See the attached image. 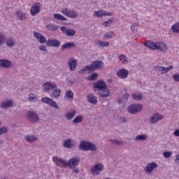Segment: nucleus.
Returning a JSON list of instances; mask_svg holds the SVG:
<instances>
[{
    "mask_svg": "<svg viewBox=\"0 0 179 179\" xmlns=\"http://www.w3.org/2000/svg\"><path fill=\"white\" fill-rule=\"evenodd\" d=\"M144 45L150 48V50H158V51H166L167 45L163 42H153L152 41H147L145 42Z\"/></svg>",
    "mask_w": 179,
    "mask_h": 179,
    "instance_id": "f257e3e1",
    "label": "nucleus"
},
{
    "mask_svg": "<svg viewBox=\"0 0 179 179\" xmlns=\"http://www.w3.org/2000/svg\"><path fill=\"white\" fill-rule=\"evenodd\" d=\"M79 148L83 152H87L89 150L90 152H96L97 150V145L87 141H81L79 144Z\"/></svg>",
    "mask_w": 179,
    "mask_h": 179,
    "instance_id": "f03ea898",
    "label": "nucleus"
},
{
    "mask_svg": "<svg viewBox=\"0 0 179 179\" xmlns=\"http://www.w3.org/2000/svg\"><path fill=\"white\" fill-rule=\"evenodd\" d=\"M143 110V106L141 103H132L127 107V111L129 114H138Z\"/></svg>",
    "mask_w": 179,
    "mask_h": 179,
    "instance_id": "7ed1b4c3",
    "label": "nucleus"
},
{
    "mask_svg": "<svg viewBox=\"0 0 179 179\" xmlns=\"http://www.w3.org/2000/svg\"><path fill=\"white\" fill-rule=\"evenodd\" d=\"M62 13L64 16H67V17H71V19H76L78 17V14L76 11L73 10H71L68 8H66L62 10Z\"/></svg>",
    "mask_w": 179,
    "mask_h": 179,
    "instance_id": "20e7f679",
    "label": "nucleus"
},
{
    "mask_svg": "<svg viewBox=\"0 0 179 179\" xmlns=\"http://www.w3.org/2000/svg\"><path fill=\"white\" fill-rule=\"evenodd\" d=\"M41 3L38 2H36L34 4H33L30 9V13L31 16H36L38 15L41 10Z\"/></svg>",
    "mask_w": 179,
    "mask_h": 179,
    "instance_id": "39448f33",
    "label": "nucleus"
},
{
    "mask_svg": "<svg viewBox=\"0 0 179 179\" xmlns=\"http://www.w3.org/2000/svg\"><path fill=\"white\" fill-rule=\"evenodd\" d=\"M104 170V165L103 164H96L91 168V173L93 176H99L101 171Z\"/></svg>",
    "mask_w": 179,
    "mask_h": 179,
    "instance_id": "423d86ee",
    "label": "nucleus"
},
{
    "mask_svg": "<svg viewBox=\"0 0 179 179\" xmlns=\"http://www.w3.org/2000/svg\"><path fill=\"white\" fill-rule=\"evenodd\" d=\"M90 65L93 72H94V71L103 69V68H104V62L100 60H94L92 62Z\"/></svg>",
    "mask_w": 179,
    "mask_h": 179,
    "instance_id": "0eeeda50",
    "label": "nucleus"
},
{
    "mask_svg": "<svg viewBox=\"0 0 179 179\" xmlns=\"http://www.w3.org/2000/svg\"><path fill=\"white\" fill-rule=\"evenodd\" d=\"M79 163H80V159L79 157H73L67 162V167L69 169H76L79 166Z\"/></svg>",
    "mask_w": 179,
    "mask_h": 179,
    "instance_id": "6e6552de",
    "label": "nucleus"
},
{
    "mask_svg": "<svg viewBox=\"0 0 179 179\" xmlns=\"http://www.w3.org/2000/svg\"><path fill=\"white\" fill-rule=\"evenodd\" d=\"M52 160L57 167H61V169H66L68 167V162L61 158L54 157Z\"/></svg>",
    "mask_w": 179,
    "mask_h": 179,
    "instance_id": "1a4fd4ad",
    "label": "nucleus"
},
{
    "mask_svg": "<svg viewBox=\"0 0 179 179\" xmlns=\"http://www.w3.org/2000/svg\"><path fill=\"white\" fill-rule=\"evenodd\" d=\"M27 118L29 122H37L38 121H40V117H38V115L33 111H29L27 113Z\"/></svg>",
    "mask_w": 179,
    "mask_h": 179,
    "instance_id": "9d476101",
    "label": "nucleus"
},
{
    "mask_svg": "<svg viewBox=\"0 0 179 179\" xmlns=\"http://www.w3.org/2000/svg\"><path fill=\"white\" fill-rule=\"evenodd\" d=\"M33 35L34 38H36L37 41H38V43H40L41 44H47V38H45L44 35L36 31H33Z\"/></svg>",
    "mask_w": 179,
    "mask_h": 179,
    "instance_id": "9b49d317",
    "label": "nucleus"
},
{
    "mask_svg": "<svg viewBox=\"0 0 179 179\" xmlns=\"http://www.w3.org/2000/svg\"><path fill=\"white\" fill-rule=\"evenodd\" d=\"M41 101L42 103H45L46 104H48L49 106H50V107H52L53 108H59V106H58V104H57V102H55L54 100L51 99V98H42Z\"/></svg>",
    "mask_w": 179,
    "mask_h": 179,
    "instance_id": "f8f14e48",
    "label": "nucleus"
},
{
    "mask_svg": "<svg viewBox=\"0 0 179 179\" xmlns=\"http://www.w3.org/2000/svg\"><path fill=\"white\" fill-rule=\"evenodd\" d=\"M164 118V116L163 115H160L157 113H154L152 117L149 118V122L150 124H156V122H158V121H162Z\"/></svg>",
    "mask_w": 179,
    "mask_h": 179,
    "instance_id": "ddd939ff",
    "label": "nucleus"
},
{
    "mask_svg": "<svg viewBox=\"0 0 179 179\" xmlns=\"http://www.w3.org/2000/svg\"><path fill=\"white\" fill-rule=\"evenodd\" d=\"M94 89H98L99 92L103 89H107V84L103 80H99L93 84Z\"/></svg>",
    "mask_w": 179,
    "mask_h": 179,
    "instance_id": "4468645a",
    "label": "nucleus"
},
{
    "mask_svg": "<svg viewBox=\"0 0 179 179\" xmlns=\"http://www.w3.org/2000/svg\"><path fill=\"white\" fill-rule=\"evenodd\" d=\"M47 47H55V48H59L61 46V41L57 39H48L46 41Z\"/></svg>",
    "mask_w": 179,
    "mask_h": 179,
    "instance_id": "2eb2a0df",
    "label": "nucleus"
},
{
    "mask_svg": "<svg viewBox=\"0 0 179 179\" xmlns=\"http://www.w3.org/2000/svg\"><path fill=\"white\" fill-rule=\"evenodd\" d=\"M61 31L64 33L66 36H69V37H72L76 34V31L75 29H66V27H62L60 28Z\"/></svg>",
    "mask_w": 179,
    "mask_h": 179,
    "instance_id": "dca6fc26",
    "label": "nucleus"
},
{
    "mask_svg": "<svg viewBox=\"0 0 179 179\" xmlns=\"http://www.w3.org/2000/svg\"><path fill=\"white\" fill-rule=\"evenodd\" d=\"M159 165L156 162H150L147 164L146 167L144 169V171L145 173H152L155 170V169H157Z\"/></svg>",
    "mask_w": 179,
    "mask_h": 179,
    "instance_id": "f3484780",
    "label": "nucleus"
},
{
    "mask_svg": "<svg viewBox=\"0 0 179 179\" xmlns=\"http://www.w3.org/2000/svg\"><path fill=\"white\" fill-rule=\"evenodd\" d=\"M69 66L70 68L71 72H73L78 66V60L75 59L73 57H71L68 61Z\"/></svg>",
    "mask_w": 179,
    "mask_h": 179,
    "instance_id": "a211bd4d",
    "label": "nucleus"
},
{
    "mask_svg": "<svg viewBox=\"0 0 179 179\" xmlns=\"http://www.w3.org/2000/svg\"><path fill=\"white\" fill-rule=\"evenodd\" d=\"M128 75H129V71L125 69H121L117 73V76L120 79H126V78H128Z\"/></svg>",
    "mask_w": 179,
    "mask_h": 179,
    "instance_id": "6ab92c4d",
    "label": "nucleus"
},
{
    "mask_svg": "<svg viewBox=\"0 0 179 179\" xmlns=\"http://www.w3.org/2000/svg\"><path fill=\"white\" fill-rule=\"evenodd\" d=\"M12 66V62L8 59H0V68H10Z\"/></svg>",
    "mask_w": 179,
    "mask_h": 179,
    "instance_id": "aec40b11",
    "label": "nucleus"
},
{
    "mask_svg": "<svg viewBox=\"0 0 179 179\" xmlns=\"http://www.w3.org/2000/svg\"><path fill=\"white\" fill-rule=\"evenodd\" d=\"M63 146L66 149H72L75 146V142H72L71 138L66 139L63 143Z\"/></svg>",
    "mask_w": 179,
    "mask_h": 179,
    "instance_id": "412c9836",
    "label": "nucleus"
},
{
    "mask_svg": "<svg viewBox=\"0 0 179 179\" xmlns=\"http://www.w3.org/2000/svg\"><path fill=\"white\" fill-rule=\"evenodd\" d=\"M76 45L74 42H68L64 43L61 47L62 51H65V50H71V48H75Z\"/></svg>",
    "mask_w": 179,
    "mask_h": 179,
    "instance_id": "4be33fe9",
    "label": "nucleus"
},
{
    "mask_svg": "<svg viewBox=\"0 0 179 179\" xmlns=\"http://www.w3.org/2000/svg\"><path fill=\"white\" fill-rule=\"evenodd\" d=\"M43 89H45V92H50L52 89H57V85L46 83L43 85Z\"/></svg>",
    "mask_w": 179,
    "mask_h": 179,
    "instance_id": "5701e85b",
    "label": "nucleus"
},
{
    "mask_svg": "<svg viewBox=\"0 0 179 179\" xmlns=\"http://www.w3.org/2000/svg\"><path fill=\"white\" fill-rule=\"evenodd\" d=\"M88 103L91 104H97V97H96L93 94H89L87 96Z\"/></svg>",
    "mask_w": 179,
    "mask_h": 179,
    "instance_id": "b1692460",
    "label": "nucleus"
},
{
    "mask_svg": "<svg viewBox=\"0 0 179 179\" xmlns=\"http://www.w3.org/2000/svg\"><path fill=\"white\" fill-rule=\"evenodd\" d=\"M94 16L96 17H103V16H111V13H108L106 11L97 10L94 11Z\"/></svg>",
    "mask_w": 179,
    "mask_h": 179,
    "instance_id": "393cba45",
    "label": "nucleus"
},
{
    "mask_svg": "<svg viewBox=\"0 0 179 179\" xmlns=\"http://www.w3.org/2000/svg\"><path fill=\"white\" fill-rule=\"evenodd\" d=\"M93 69H92V66L90 65H87L85 68L81 69L79 73H93Z\"/></svg>",
    "mask_w": 179,
    "mask_h": 179,
    "instance_id": "a878e982",
    "label": "nucleus"
},
{
    "mask_svg": "<svg viewBox=\"0 0 179 179\" xmlns=\"http://www.w3.org/2000/svg\"><path fill=\"white\" fill-rule=\"evenodd\" d=\"M99 94L101 97H108V96H110V90H108L106 87V88L99 91Z\"/></svg>",
    "mask_w": 179,
    "mask_h": 179,
    "instance_id": "bb28decb",
    "label": "nucleus"
},
{
    "mask_svg": "<svg viewBox=\"0 0 179 179\" xmlns=\"http://www.w3.org/2000/svg\"><path fill=\"white\" fill-rule=\"evenodd\" d=\"M12 106H13V101H6L2 102L0 105V107L1 108L6 109V108H9V107H12Z\"/></svg>",
    "mask_w": 179,
    "mask_h": 179,
    "instance_id": "cd10ccee",
    "label": "nucleus"
},
{
    "mask_svg": "<svg viewBox=\"0 0 179 179\" xmlns=\"http://www.w3.org/2000/svg\"><path fill=\"white\" fill-rule=\"evenodd\" d=\"M76 115V111L75 110H72L71 112L66 114V119L67 121H71L73 118Z\"/></svg>",
    "mask_w": 179,
    "mask_h": 179,
    "instance_id": "c85d7f7f",
    "label": "nucleus"
},
{
    "mask_svg": "<svg viewBox=\"0 0 179 179\" xmlns=\"http://www.w3.org/2000/svg\"><path fill=\"white\" fill-rule=\"evenodd\" d=\"M25 141L29 143H33V142H36V141H37V137L34 135H27L25 136Z\"/></svg>",
    "mask_w": 179,
    "mask_h": 179,
    "instance_id": "c756f323",
    "label": "nucleus"
},
{
    "mask_svg": "<svg viewBox=\"0 0 179 179\" xmlns=\"http://www.w3.org/2000/svg\"><path fill=\"white\" fill-rule=\"evenodd\" d=\"M16 15L17 17L20 19V20H26V19H27V16L26 15V14L22 11H17Z\"/></svg>",
    "mask_w": 179,
    "mask_h": 179,
    "instance_id": "7c9ffc66",
    "label": "nucleus"
},
{
    "mask_svg": "<svg viewBox=\"0 0 179 179\" xmlns=\"http://www.w3.org/2000/svg\"><path fill=\"white\" fill-rule=\"evenodd\" d=\"M148 139V136L146 134H141L137 136L135 138L136 142H142L143 141H146Z\"/></svg>",
    "mask_w": 179,
    "mask_h": 179,
    "instance_id": "2f4dec72",
    "label": "nucleus"
},
{
    "mask_svg": "<svg viewBox=\"0 0 179 179\" xmlns=\"http://www.w3.org/2000/svg\"><path fill=\"white\" fill-rule=\"evenodd\" d=\"M6 43L7 47L12 48L13 47L15 46V39H13V38H10L6 40Z\"/></svg>",
    "mask_w": 179,
    "mask_h": 179,
    "instance_id": "473e14b6",
    "label": "nucleus"
},
{
    "mask_svg": "<svg viewBox=\"0 0 179 179\" xmlns=\"http://www.w3.org/2000/svg\"><path fill=\"white\" fill-rule=\"evenodd\" d=\"M45 27L48 30H50V31H55L58 30V26L52 24H48Z\"/></svg>",
    "mask_w": 179,
    "mask_h": 179,
    "instance_id": "72a5a7b5",
    "label": "nucleus"
},
{
    "mask_svg": "<svg viewBox=\"0 0 179 179\" xmlns=\"http://www.w3.org/2000/svg\"><path fill=\"white\" fill-rule=\"evenodd\" d=\"M132 98L134 99V100L141 101V100H143V95H142V94L134 93L132 94Z\"/></svg>",
    "mask_w": 179,
    "mask_h": 179,
    "instance_id": "f704fd0d",
    "label": "nucleus"
},
{
    "mask_svg": "<svg viewBox=\"0 0 179 179\" xmlns=\"http://www.w3.org/2000/svg\"><path fill=\"white\" fill-rule=\"evenodd\" d=\"M53 17L56 20H61L62 22H66V20H67L66 17H64L61 14H54Z\"/></svg>",
    "mask_w": 179,
    "mask_h": 179,
    "instance_id": "c9c22d12",
    "label": "nucleus"
},
{
    "mask_svg": "<svg viewBox=\"0 0 179 179\" xmlns=\"http://www.w3.org/2000/svg\"><path fill=\"white\" fill-rule=\"evenodd\" d=\"M50 96L52 99H53V97H55V99H57V97H59V96H61V90L56 88L55 90L52 92Z\"/></svg>",
    "mask_w": 179,
    "mask_h": 179,
    "instance_id": "e433bc0d",
    "label": "nucleus"
},
{
    "mask_svg": "<svg viewBox=\"0 0 179 179\" xmlns=\"http://www.w3.org/2000/svg\"><path fill=\"white\" fill-rule=\"evenodd\" d=\"M83 122V116L78 115L72 121L73 124H80Z\"/></svg>",
    "mask_w": 179,
    "mask_h": 179,
    "instance_id": "4c0bfd02",
    "label": "nucleus"
},
{
    "mask_svg": "<svg viewBox=\"0 0 179 179\" xmlns=\"http://www.w3.org/2000/svg\"><path fill=\"white\" fill-rule=\"evenodd\" d=\"M164 69H165L164 66H154V71H157L162 75H164Z\"/></svg>",
    "mask_w": 179,
    "mask_h": 179,
    "instance_id": "58836bf2",
    "label": "nucleus"
},
{
    "mask_svg": "<svg viewBox=\"0 0 179 179\" xmlns=\"http://www.w3.org/2000/svg\"><path fill=\"white\" fill-rule=\"evenodd\" d=\"M29 101H31V103H33L34 101H37V96L33 93H31L29 94L28 97Z\"/></svg>",
    "mask_w": 179,
    "mask_h": 179,
    "instance_id": "ea45409f",
    "label": "nucleus"
},
{
    "mask_svg": "<svg viewBox=\"0 0 179 179\" xmlns=\"http://www.w3.org/2000/svg\"><path fill=\"white\" fill-rule=\"evenodd\" d=\"M172 31L173 33H179V22L176 23L171 27Z\"/></svg>",
    "mask_w": 179,
    "mask_h": 179,
    "instance_id": "a19ab883",
    "label": "nucleus"
},
{
    "mask_svg": "<svg viewBox=\"0 0 179 179\" xmlns=\"http://www.w3.org/2000/svg\"><path fill=\"white\" fill-rule=\"evenodd\" d=\"M105 38H113V37H115V34L113 31H108L104 34Z\"/></svg>",
    "mask_w": 179,
    "mask_h": 179,
    "instance_id": "79ce46f5",
    "label": "nucleus"
},
{
    "mask_svg": "<svg viewBox=\"0 0 179 179\" xmlns=\"http://www.w3.org/2000/svg\"><path fill=\"white\" fill-rule=\"evenodd\" d=\"M120 61H122V64H128V58L125 55H121L119 56Z\"/></svg>",
    "mask_w": 179,
    "mask_h": 179,
    "instance_id": "37998d69",
    "label": "nucleus"
},
{
    "mask_svg": "<svg viewBox=\"0 0 179 179\" xmlns=\"http://www.w3.org/2000/svg\"><path fill=\"white\" fill-rule=\"evenodd\" d=\"M96 44L97 45H100V47H108L110 45V43L108 42H103L101 41H98V42H96Z\"/></svg>",
    "mask_w": 179,
    "mask_h": 179,
    "instance_id": "c03bdc74",
    "label": "nucleus"
},
{
    "mask_svg": "<svg viewBox=\"0 0 179 179\" xmlns=\"http://www.w3.org/2000/svg\"><path fill=\"white\" fill-rule=\"evenodd\" d=\"M98 77H99V74L97 73H94L88 78V80H90V81L96 80V79H97Z\"/></svg>",
    "mask_w": 179,
    "mask_h": 179,
    "instance_id": "a18cd8bd",
    "label": "nucleus"
},
{
    "mask_svg": "<svg viewBox=\"0 0 179 179\" xmlns=\"http://www.w3.org/2000/svg\"><path fill=\"white\" fill-rule=\"evenodd\" d=\"M163 156L165 159H169V157H171L173 156V152L171 151H166L163 152Z\"/></svg>",
    "mask_w": 179,
    "mask_h": 179,
    "instance_id": "49530a36",
    "label": "nucleus"
},
{
    "mask_svg": "<svg viewBox=\"0 0 179 179\" xmlns=\"http://www.w3.org/2000/svg\"><path fill=\"white\" fill-rule=\"evenodd\" d=\"M65 97H68L69 99H73V92L71 90L66 92Z\"/></svg>",
    "mask_w": 179,
    "mask_h": 179,
    "instance_id": "de8ad7c7",
    "label": "nucleus"
},
{
    "mask_svg": "<svg viewBox=\"0 0 179 179\" xmlns=\"http://www.w3.org/2000/svg\"><path fill=\"white\" fill-rule=\"evenodd\" d=\"M5 41H6V40L5 39V35L2 34L0 32V45L5 44Z\"/></svg>",
    "mask_w": 179,
    "mask_h": 179,
    "instance_id": "09e8293b",
    "label": "nucleus"
},
{
    "mask_svg": "<svg viewBox=\"0 0 179 179\" xmlns=\"http://www.w3.org/2000/svg\"><path fill=\"white\" fill-rule=\"evenodd\" d=\"M110 24H113L112 19H110L108 21H106L105 22H103V26H104L105 27H110Z\"/></svg>",
    "mask_w": 179,
    "mask_h": 179,
    "instance_id": "8fccbe9b",
    "label": "nucleus"
},
{
    "mask_svg": "<svg viewBox=\"0 0 179 179\" xmlns=\"http://www.w3.org/2000/svg\"><path fill=\"white\" fill-rule=\"evenodd\" d=\"M8 132V127H2L0 128V135H3V134H6Z\"/></svg>",
    "mask_w": 179,
    "mask_h": 179,
    "instance_id": "3c124183",
    "label": "nucleus"
},
{
    "mask_svg": "<svg viewBox=\"0 0 179 179\" xmlns=\"http://www.w3.org/2000/svg\"><path fill=\"white\" fill-rule=\"evenodd\" d=\"M109 142H111L114 145H122V142L120 141H118L117 139L116 140L110 139Z\"/></svg>",
    "mask_w": 179,
    "mask_h": 179,
    "instance_id": "603ef678",
    "label": "nucleus"
},
{
    "mask_svg": "<svg viewBox=\"0 0 179 179\" xmlns=\"http://www.w3.org/2000/svg\"><path fill=\"white\" fill-rule=\"evenodd\" d=\"M173 79L176 82H179V74L178 73L173 74Z\"/></svg>",
    "mask_w": 179,
    "mask_h": 179,
    "instance_id": "864d4df0",
    "label": "nucleus"
},
{
    "mask_svg": "<svg viewBox=\"0 0 179 179\" xmlns=\"http://www.w3.org/2000/svg\"><path fill=\"white\" fill-rule=\"evenodd\" d=\"M173 69V66H169V67H165V69L164 70V73H167L169 71H171Z\"/></svg>",
    "mask_w": 179,
    "mask_h": 179,
    "instance_id": "5fc2aeb1",
    "label": "nucleus"
},
{
    "mask_svg": "<svg viewBox=\"0 0 179 179\" xmlns=\"http://www.w3.org/2000/svg\"><path fill=\"white\" fill-rule=\"evenodd\" d=\"M39 50H41V51H45V52H47V47L44 45L39 46Z\"/></svg>",
    "mask_w": 179,
    "mask_h": 179,
    "instance_id": "6e6d98bb",
    "label": "nucleus"
},
{
    "mask_svg": "<svg viewBox=\"0 0 179 179\" xmlns=\"http://www.w3.org/2000/svg\"><path fill=\"white\" fill-rule=\"evenodd\" d=\"M136 26H138V24L136 23L133 24L131 27V31H135V27H136Z\"/></svg>",
    "mask_w": 179,
    "mask_h": 179,
    "instance_id": "4d7b16f0",
    "label": "nucleus"
},
{
    "mask_svg": "<svg viewBox=\"0 0 179 179\" xmlns=\"http://www.w3.org/2000/svg\"><path fill=\"white\" fill-rule=\"evenodd\" d=\"M122 97H123V99L128 100V99L129 98V94L126 93V94H123Z\"/></svg>",
    "mask_w": 179,
    "mask_h": 179,
    "instance_id": "13d9d810",
    "label": "nucleus"
},
{
    "mask_svg": "<svg viewBox=\"0 0 179 179\" xmlns=\"http://www.w3.org/2000/svg\"><path fill=\"white\" fill-rule=\"evenodd\" d=\"M175 162L178 164V166H179V154L176 156Z\"/></svg>",
    "mask_w": 179,
    "mask_h": 179,
    "instance_id": "bf43d9fd",
    "label": "nucleus"
},
{
    "mask_svg": "<svg viewBox=\"0 0 179 179\" xmlns=\"http://www.w3.org/2000/svg\"><path fill=\"white\" fill-rule=\"evenodd\" d=\"M173 135H175V136H179V129L175 130Z\"/></svg>",
    "mask_w": 179,
    "mask_h": 179,
    "instance_id": "052dcab7",
    "label": "nucleus"
},
{
    "mask_svg": "<svg viewBox=\"0 0 179 179\" xmlns=\"http://www.w3.org/2000/svg\"><path fill=\"white\" fill-rule=\"evenodd\" d=\"M73 173H75L76 174H79V169L78 168L74 169L73 170Z\"/></svg>",
    "mask_w": 179,
    "mask_h": 179,
    "instance_id": "680f3d73",
    "label": "nucleus"
},
{
    "mask_svg": "<svg viewBox=\"0 0 179 179\" xmlns=\"http://www.w3.org/2000/svg\"><path fill=\"white\" fill-rule=\"evenodd\" d=\"M120 120H122L121 122L125 123L127 122V120L125 117H121Z\"/></svg>",
    "mask_w": 179,
    "mask_h": 179,
    "instance_id": "e2e57ef3",
    "label": "nucleus"
},
{
    "mask_svg": "<svg viewBox=\"0 0 179 179\" xmlns=\"http://www.w3.org/2000/svg\"><path fill=\"white\" fill-rule=\"evenodd\" d=\"M3 143V141L0 139V145H2Z\"/></svg>",
    "mask_w": 179,
    "mask_h": 179,
    "instance_id": "0e129e2a",
    "label": "nucleus"
},
{
    "mask_svg": "<svg viewBox=\"0 0 179 179\" xmlns=\"http://www.w3.org/2000/svg\"><path fill=\"white\" fill-rule=\"evenodd\" d=\"M1 122H0V126H1Z\"/></svg>",
    "mask_w": 179,
    "mask_h": 179,
    "instance_id": "69168bd1",
    "label": "nucleus"
}]
</instances>
